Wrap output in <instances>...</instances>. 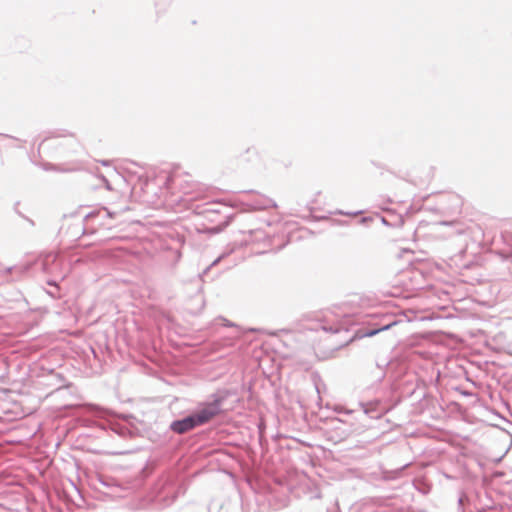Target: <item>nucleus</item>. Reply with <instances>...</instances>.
<instances>
[{"instance_id": "f257e3e1", "label": "nucleus", "mask_w": 512, "mask_h": 512, "mask_svg": "<svg viewBox=\"0 0 512 512\" xmlns=\"http://www.w3.org/2000/svg\"><path fill=\"white\" fill-rule=\"evenodd\" d=\"M220 413V400H215L211 403L205 404L200 410L193 415L197 420L199 426L209 422L216 415Z\"/></svg>"}, {"instance_id": "f03ea898", "label": "nucleus", "mask_w": 512, "mask_h": 512, "mask_svg": "<svg viewBox=\"0 0 512 512\" xmlns=\"http://www.w3.org/2000/svg\"><path fill=\"white\" fill-rule=\"evenodd\" d=\"M197 426H199V424L192 414L182 420L174 421L171 424V429L178 434H183Z\"/></svg>"}, {"instance_id": "7ed1b4c3", "label": "nucleus", "mask_w": 512, "mask_h": 512, "mask_svg": "<svg viewBox=\"0 0 512 512\" xmlns=\"http://www.w3.org/2000/svg\"><path fill=\"white\" fill-rule=\"evenodd\" d=\"M389 327H390V325H387V326L383 327L382 329L372 330V331H370V332L366 333L365 335H366V336H374V335H376L379 331L386 330V329H388Z\"/></svg>"}]
</instances>
